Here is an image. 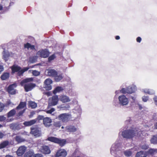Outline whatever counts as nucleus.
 I'll use <instances>...</instances> for the list:
<instances>
[{"mask_svg":"<svg viewBox=\"0 0 157 157\" xmlns=\"http://www.w3.org/2000/svg\"><path fill=\"white\" fill-rule=\"evenodd\" d=\"M31 133L34 136H39L41 135V131L37 128H31Z\"/></svg>","mask_w":157,"mask_h":157,"instance_id":"nucleus-12","label":"nucleus"},{"mask_svg":"<svg viewBox=\"0 0 157 157\" xmlns=\"http://www.w3.org/2000/svg\"><path fill=\"white\" fill-rule=\"evenodd\" d=\"M142 100L144 102H146L148 99V97L147 96H144L143 97Z\"/></svg>","mask_w":157,"mask_h":157,"instance_id":"nucleus-47","label":"nucleus"},{"mask_svg":"<svg viewBox=\"0 0 157 157\" xmlns=\"http://www.w3.org/2000/svg\"><path fill=\"white\" fill-rule=\"evenodd\" d=\"M46 140L58 144L61 147L64 146L66 143V140L65 139H62L54 136L48 137Z\"/></svg>","mask_w":157,"mask_h":157,"instance_id":"nucleus-1","label":"nucleus"},{"mask_svg":"<svg viewBox=\"0 0 157 157\" xmlns=\"http://www.w3.org/2000/svg\"><path fill=\"white\" fill-rule=\"evenodd\" d=\"M59 100L63 103L70 102L71 100L69 98L64 95H62L59 96Z\"/></svg>","mask_w":157,"mask_h":157,"instance_id":"nucleus-16","label":"nucleus"},{"mask_svg":"<svg viewBox=\"0 0 157 157\" xmlns=\"http://www.w3.org/2000/svg\"><path fill=\"white\" fill-rule=\"evenodd\" d=\"M55 111V109L54 108H52L50 110H47L46 113H47L51 114L52 112Z\"/></svg>","mask_w":157,"mask_h":157,"instance_id":"nucleus-44","label":"nucleus"},{"mask_svg":"<svg viewBox=\"0 0 157 157\" xmlns=\"http://www.w3.org/2000/svg\"><path fill=\"white\" fill-rule=\"evenodd\" d=\"M15 140L18 143H21L25 141V140L21 138L20 136H17L15 137Z\"/></svg>","mask_w":157,"mask_h":157,"instance_id":"nucleus-27","label":"nucleus"},{"mask_svg":"<svg viewBox=\"0 0 157 157\" xmlns=\"http://www.w3.org/2000/svg\"><path fill=\"white\" fill-rule=\"evenodd\" d=\"M37 54L41 57L46 58L49 56L50 52L47 49H41L37 52Z\"/></svg>","mask_w":157,"mask_h":157,"instance_id":"nucleus-5","label":"nucleus"},{"mask_svg":"<svg viewBox=\"0 0 157 157\" xmlns=\"http://www.w3.org/2000/svg\"><path fill=\"white\" fill-rule=\"evenodd\" d=\"M36 121L35 120H33L28 121H25L23 123V124L25 126H30L35 124Z\"/></svg>","mask_w":157,"mask_h":157,"instance_id":"nucleus-24","label":"nucleus"},{"mask_svg":"<svg viewBox=\"0 0 157 157\" xmlns=\"http://www.w3.org/2000/svg\"><path fill=\"white\" fill-rule=\"evenodd\" d=\"M36 86V84L35 83H29L25 84L24 85V88L25 91L27 92L31 90Z\"/></svg>","mask_w":157,"mask_h":157,"instance_id":"nucleus-9","label":"nucleus"},{"mask_svg":"<svg viewBox=\"0 0 157 157\" xmlns=\"http://www.w3.org/2000/svg\"><path fill=\"white\" fill-rule=\"evenodd\" d=\"M34 153L33 151H29L26 152L24 154V157H32Z\"/></svg>","mask_w":157,"mask_h":157,"instance_id":"nucleus-31","label":"nucleus"},{"mask_svg":"<svg viewBox=\"0 0 157 157\" xmlns=\"http://www.w3.org/2000/svg\"><path fill=\"white\" fill-rule=\"evenodd\" d=\"M144 91L145 94L150 95L154 94L155 93L154 90L150 89H145Z\"/></svg>","mask_w":157,"mask_h":157,"instance_id":"nucleus-29","label":"nucleus"},{"mask_svg":"<svg viewBox=\"0 0 157 157\" xmlns=\"http://www.w3.org/2000/svg\"><path fill=\"white\" fill-rule=\"evenodd\" d=\"M63 78L62 74H58L54 78V80L57 82H59Z\"/></svg>","mask_w":157,"mask_h":157,"instance_id":"nucleus-21","label":"nucleus"},{"mask_svg":"<svg viewBox=\"0 0 157 157\" xmlns=\"http://www.w3.org/2000/svg\"><path fill=\"white\" fill-rule=\"evenodd\" d=\"M147 154L146 151H141L136 153L135 157H147Z\"/></svg>","mask_w":157,"mask_h":157,"instance_id":"nucleus-17","label":"nucleus"},{"mask_svg":"<svg viewBox=\"0 0 157 157\" xmlns=\"http://www.w3.org/2000/svg\"><path fill=\"white\" fill-rule=\"evenodd\" d=\"M33 78H30L25 79L21 81V85H23V83L32 82L33 81Z\"/></svg>","mask_w":157,"mask_h":157,"instance_id":"nucleus-30","label":"nucleus"},{"mask_svg":"<svg viewBox=\"0 0 157 157\" xmlns=\"http://www.w3.org/2000/svg\"><path fill=\"white\" fill-rule=\"evenodd\" d=\"M5 105L2 103L0 101V112H2L4 109Z\"/></svg>","mask_w":157,"mask_h":157,"instance_id":"nucleus-42","label":"nucleus"},{"mask_svg":"<svg viewBox=\"0 0 157 157\" xmlns=\"http://www.w3.org/2000/svg\"><path fill=\"white\" fill-rule=\"evenodd\" d=\"M10 74L8 72H4L1 76V79L2 80H6L9 78Z\"/></svg>","mask_w":157,"mask_h":157,"instance_id":"nucleus-23","label":"nucleus"},{"mask_svg":"<svg viewBox=\"0 0 157 157\" xmlns=\"http://www.w3.org/2000/svg\"><path fill=\"white\" fill-rule=\"evenodd\" d=\"M58 119L62 122H66L69 120V115L66 113H62L60 114L58 117Z\"/></svg>","mask_w":157,"mask_h":157,"instance_id":"nucleus-8","label":"nucleus"},{"mask_svg":"<svg viewBox=\"0 0 157 157\" xmlns=\"http://www.w3.org/2000/svg\"><path fill=\"white\" fill-rule=\"evenodd\" d=\"M141 148L144 150H147L149 148V147L147 145H146V144H144L142 145L141 147Z\"/></svg>","mask_w":157,"mask_h":157,"instance_id":"nucleus-46","label":"nucleus"},{"mask_svg":"<svg viewBox=\"0 0 157 157\" xmlns=\"http://www.w3.org/2000/svg\"><path fill=\"white\" fill-rule=\"evenodd\" d=\"M9 142L8 140H5L1 142L0 144V149L4 148L9 145Z\"/></svg>","mask_w":157,"mask_h":157,"instance_id":"nucleus-26","label":"nucleus"},{"mask_svg":"<svg viewBox=\"0 0 157 157\" xmlns=\"http://www.w3.org/2000/svg\"><path fill=\"white\" fill-rule=\"evenodd\" d=\"M156 149L151 148L149 149L146 152H147V155L148 154L151 155H153L154 153L156 152Z\"/></svg>","mask_w":157,"mask_h":157,"instance_id":"nucleus-34","label":"nucleus"},{"mask_svg":"<svg viewBox=\"0 0 157 157\" xmlns=\"http://www.w3.org/2000/svg\"><path fill=\"white\" fill-rule=\"evenodd\" d=\"M6 121V122L10 121L8 119H6V117L4 115H0V122L4 121Z\"/></svg>","mask_w":157,"mask_h":157,"instance_id":"nucleus-38","label":"nucleus"},{"mask_svg":"<svg viewBox=\"0 0 157 157\" xmlns=\"http://www.w3.org/2000/svg\"><path fill=\"white\" fill-rule=\"evenodd\" d=\"M52 83V80L50 78H47L46 79L44 83V88L48 90H51L52 87L51 84Z\"/></svg>","mask_w":157,"mask_h":157,"instance_id":"nucleus-7","label":"nucleus"},{"mask_svg":"<svg viewBox=\"0 0 157 157\" xmlns=\"http://www.w3.org/2000/svg\"><path fill=\"white\" fill-rule=\"evenodd\" d=\"M2 9H3V7H2V6L0 4V10H2Z\"/></svg>","mask_w":157,"mask_h":157,"instance_id":"nucleus-61","label":"nucleus"},{"mask_svg":"<svg viewBox=\"0 0 157 157\" xmlns=\"http://www.w3.org/2000/svg\"><path fill=\"white\" fill-rule=\"evenodd\" d=\"M11 104H12L13 105V104L12 103L11 101L10 100H8L7 101H6V103L5 104V106H7Z\"/></svg>","mask_w":157,"mask_h":157,"instance_id":"nucleus-45","label":"nucleus"},{"mask_svg":"<svg viewBox=\"0 0 157 157\" xmlns=\"http://www.w3.org/2000/svg\"><path fill=\"white\" fill-rule=\"evenodd\" d=\"M53 126L56 128H59L61 126V124L60 122H55L53 123Z\"/></svg>","mask_w":157,"mask_h":157,"instance_id":"nucleus-37","label":"nucleus"},{"mask_svg":"<svg viewBox=\"0 0 157 157\" xmlns=\"http://www.w3.org/2000/svg\"><path fill=\"white\" fill-rule=\"evenodd\" d=\"M40 151L41 152L45 155L49 154L51 152V150L49 147L46 145L42 146Z\"/></svg>","mask_w":157,"mask_h":157,"instance_id":"nucleus-10","label":"nucleus"},{"mask_svg":"<svg viewBox=\"0 0 157 157\" xmlns=\"http://www.w3.org/2000/svg\"><path fill=\"white\" fill-rule=\"evenodd\" d=\"M127 88H123L120 90V92L124 94L128 93Z\"/></svg>","mask_w":157,"mask_h":157,"instance_id":"nucleus-43","label":"nucleus"},{"mask_svg":"<svg viewBox=\"0 0 157 157\" xmlns=\"http://www.w3.org/2000/svg\"><path fill=\"white\" fill-rule=\"evenodd\" d=\"M19 126V124H17L15 123H12L10 124V128L13 129L14 130H19L21 128H17Z\"/></svg>","mask_w":157,"mask_h":157,"instance_id":"nucleus-33","label":"nucleus"},{"mask_svg":"<svg viewBox=\"0 0 157 157\" xmlns=\"http://www.w3.org/2000/svg\"><path fill=\"white\" fill-rule=\"evenodd\" d=\"M127 88L128 94H131L135 91L134 88L133 87H128Z\"/></svg>","mask_w":157,"mask_h":157,"instance_id":"nucleus-36","label":"nucleus"},{"mask_svg":"<svg viewBox=\"0 0 157 157\" xmlns=\"http://www.w3.org/2000/svg\"><path fill=\"white\" fill-rule=\"evenodd\" d=\"M3 57L4 58H6L7 57V55H3Z\"/></svg>","mask_w":157,"mask_h":157,"instance_id":"nucleus-60","label":"nucleus"},{"mask_svg":"<svg viewBox=\"0 0 157 157\" xmlns=\"http://www.w3.org/2000/svg\"><path fill=\"white\" fill-rule=\"evenodd\" d=\"M151 143L154 144H157V135L153 136L150 140Z\"/></svg>","mask_w":157,"mask_h":157,"instance_id":"nucleus-32","label":"nucleus"},{"mask_svg":"<svg viewBox=\"0 0 157 157\" xmlns=\"http://www.w3.org/2000/svg\"><path fill=\"white\" fill-rule=\"evenodd\" d=\"M38 120H42L43 121V119H44V117L43 116L41 115H39L37 117Z\"/></svg>","mask_w":157,"mask_h":157,"instance_id":"nucleus-50","label":"nucleus"},{"mask_svg":"<svg viewBox=\"0 0 157 157\" xmlns=\"http://www.w3.org/2000/svg\"><path fill=\"white\" fill-rule=\"evenodd\" d=\"M33 157H43L42 155L41 154H36L33 155Z\"/></svg>","mask_w":157,"mask_h":157,"instance_id":"nucleus-48","label":"nucleus"},{"mask_svg":"<svg viewBox=\"0 0 157 157\" xmlns=\"http://www.w3.org/2000/svg\"><path fill=\"white\" fill-rule=\"evenodd\" d=\"M4 134L1 132H0V139H2L4 136Z\"/></svg>","mask_w":157,"mask_h":157,"instance_id":"nucleus-52","label":"nucleus"},{"mask_svg":"<svg viewBox=\"0 0 157 157\" xmlns=\"http://www.w3.org/2000/svg\"><path fill=\"white\" fill-rule=\"evenodd\" d=\"M24 48H27L28 50L29 49H30L31 50L35 49V46L34 45H31L29 43H27L24 44Z\"/></svg>","mask_w":157,"mask_h":157,"instance_id":"nucleus-19","label":"nucleus"},{"mask_svg":"<svg viewBox=\"0 0 157 157\" xmlns=\"http://www.w3.org/2000/svg\"><path fill=\"white\" fill-rule=\"evenodd\" d=\"M17 85L15 83H14L10 85L6 90L7 92L10 95H13L16 93V90L15 88L16 87Z\"/></svg>","mask_w":157,"mask_h":157,"instance_id":"nucleus-4","label":"nucleus"},{"mask_svg":"<svg viewBox=\"0 0 157 157\" xmlns=\"http://www.w3.org/2000/svg\"><path fill=\"white\" fill-rule=\"evenodd\" d=\"M32 74L35 76H38L40 75V73L36 70H33V71Z\"/></svg>","mask_w":157,"mask_h":157,"instance_id":"nucleus-41","label":"nucleus"},{"mask_svg":"<svg viewBox=\"0 0 157 157\" xmlns=\"http://www.w3.org/2000/svg\"><path fill=\"white\" fill-rule=\"evenodd\" d=\"M26 103L25 102H21L19 105L17 106L16 109L17 110L23 109L26 106Z\"/></svg>","mask_w":157,"mask_h":157,"instance_id":"nucleus-25","label":"nucleus"},{"mask_svg":"<svg viewBox=\"0 0 157 157\" xmlns=\"http://www.w3.org/2000/svg\"><path fill=\"white\" fill-rule=\"evenodd\" d=\"M5 157H14L12 155H6Z\"/></svg>","mask_w":157,"mask_h":157,"instance_id":"nucleus-59","label":"nucleus"},{"mask_svg":"<svg viewBox=\"0 0 157 157\" xmlns=\"http://www.w3.org/2000/svg\"><path fill=\"white\" fill-rule=\"evenodd\" d=\"M153 100L155 101V102L156 104V105H157V97H155L154 98H153Z\"/></svg>","mask_w":157,"mask_h":157,"instance_id":"nucleus-54","label":"nucleus"},{"mask_svg":"<svg viewBox=\"0 0 157 157\" xmlns=\"http://www.w3.org/2000/svg\"><path fill=\"white\" fill-rule=\"evenodd\" d=\"M136 131L133 129H128L123 131L122 133V136L127 139L132 138L135 136Z\"/></svg>","mask_w":157,"mask_h":157,"instance_id":"nucleus-3","label":"nucleus"},{"mask_svg":"<svg viewBox=\"0 0 157 157\" xmlns=\"http://www.w3.org/2000/svg\"><path fill=\"white\" fill-rule=\"evenodd\" d=\"M10 68L11 70V74H13L16 72H17L18 76L21 75L23 74L25 71L28 70L29 67H25L23 69H21V68L18 65H13Z\"/></svg>","mask_w":157,"mask_h":157,"instance_id":"nucleus-2","label":"nucleus"},{"mask_svg":"<svg viewBox=\"0 0 157 157\" xmlns=\"http://www.w3.org/2000/svg\"><path fill=\"white\" fill-rule=\"evenodd\" d=\"M62 90V87L60 86H57L53 90V93L54 94H56L57 93L59 92Z\"/></svg>","mask_w":157,"mask_h":157,"instance_id":"nucleus-35","label":"nucleus"},{"mask_svg":"<svg viewBox=\"0 0 157 157\" xmlns=\"http://www.w3.org/2000/svg\"><path fill=\"white\" fill-rule=\"evenodd\" d=\"M118 99L119 103L122 105H127L129 102L128 98L124 95H122L119 96Z\"/></svg>","mask_w":157,"mask_h":157,"instance_id":"nucleus-6","label":"nucleus"},{"mask_svg":"<svg viewBox=\"0 0 157 157\" xmlns=\"http://www.w3.org/2000/svg\"><path fill=\"white\" fill-rule=\"evenodd\" d=\"M16 113L15 109H13L10 110L6 114L7 117L8 118L13 117Z\"/></svg>","mask_w":157,"mask_h":157,"instance_id":"nucleus-22","label":"nucleus"},{"mask_svg":"<svg viewBox=\"0 0 157 157\" xmlns=\"http://www.w3.org/2000/svg\"><path fill=\"white\" fill-rule=\"evenodd\" d=\"M61 128H62V129H63V128H64V127H63V126H62V127H61Z\"/></svg>","mask_w":157,"mask_h":157,"instance_id":"nucleus-63","label":"nucleus"},{"mask_svg":"<svg viewBox=\"0 0 157 157\" xmlns=\"http://www.w3.org/2000/svg\"><path fill=\"white\" fill-rule=\"evenodd\" d=\"M51 101L49 104L50 106H55L57 104L59 100L57 95L53 96L51 98Z\"/></svg>","mask_w":157,"mask_h":157,"instance_id":"nucleus-13","label":"nucleus"},{"mask_svg":"<svg viewBox=\"0 0 157 157\" xmlns=\"http://www.w3.org/2000/svg\"><path fill=\"white\" fill-rule=\"evenodd\" d=\"M45 94L48 96H49L50 95V93L49 92H48L46 93Z\"/></svg>","mask_w":157,"mask_h":157,"instance_id":"nucleus-57","label":"nucleus"},{"mask_svg":"<svg viewBox=\"0 0 157 157\" xmlns=\"http://www.w3.org/2000/svg\"><path fill=\"white\" fill-rule=\"evenodd\" d=\"M67 154V151L64 149H60L56 152V157H65Z\"/></svg>","mask_w":157,"mask_h":157,"instance_id":"nucleus-11","label":"nucleus"},{"mask_svg":"<svg viewBox=\"0 0 157 157\" xmlns=\"http://www.w3.org/2000/svg\"><path fill=\"white\" fill-rule=\"evenodd\" d=\"M115 39L117 40H119L120 39V37L119 36H117L115 37Z\"/></svg>","mask_w":157,"mask_h":157,"instance_id":"nucleus-55","label":"nucleus"},{"mask_svg":"<svg viewBox=\"0 0 157 157\" xmlns=\"http://www.w3.org/2000/svg\"><path fill=\"white\" fill-rule=\"evenodd\" d=\"M139 109H142V106L140 104L139 105Z\"/></svg>","mask_w":157,"mask_h":157,"instance_id":"nucleus-58","label":"nucleus"},{"mask_svg":"<svg viewBox=\"0 0 157 157\" xmlns=\"http://www.w3.org/2000/svg\"><path fill=\"white\" fill-rule=\"evenodd\" d=\"M154 127L155 128L157 129V122H156L154 124Z\"/></svg>","mask_w":157,"mask_h":157,"instance_id":"nucleus-56","label":"nucleus"},{"mask_svg":"<svg viewBox=\"0 0 157 157\" xmlns=\"http://www.w3.org/2000/svg\"><path fill=\"white\" fill-rule=\"evenodd\" d=\"M28 106L31 107L32 109H35L37 106V104L33 101H29L28 104Z\"/></svg>","mask_w":157,"mask_h":157,"instance_id":"nucleus-28","label":"nucleus"},{"mask_svg":"<svg viewBox=\"0 0 157 157\" xmlns=\"http://www.w3.org/2000/svg\"><path fill=\"white\" fill-rule=\"evenodd\" d=\"M52 119L49 117H44L43 119V124L45 127H48L52 125Z\"/></svg>","mask_w":157,"mask_h":157,"instance_id":"nucleus-15","label":"nucleus"},{"mask_svg":"<svg viewBox=\"0 0 157 157\" xmlns=\"http://www.w3.org/2000/svg\"><path fill=\"white\" fill-rule=\"evenodd\" d=\"M56 58V56L54 54L50 56L48 58V61L49 62H50L52 60H54Z\"/></svg>","mask_w":157,"mask_h":157,"instance_id":"nucleus-39","label":"nucleus"},{"mask_svg":"<svg viewBox=\"0 0 157 157\" xmlns=\"http://www.w3.org/2000/svg\"><path fill=\"white\" fill-rule=\"evenodd\" d=\"M136 40L137 42L140 43L141 40V38L140 37H138L137 38Z\"/></svg>","mask_w":157,"mask_h":157,"instance_id":"nucleus-51","label":"nucleus"},{"mask_svg":"<svg viewBox=\"0 0 157 157\" xmlns=\"http://www.w3.org/2000/svg\"><path fill=\"white\" fill-rule=\"evenodd\" d=\"M2 127V125L0 124V128Z\"/></svg>","mask_w":157,"mask_h":157,"instance_id":"nucleus-62","label":"nucleus"},{"mask_svg":"<svg viewBox=\"0 0 157 157\" xmlns=\"http://www.w3.org/2000/svg\"><path fill=\"white\" fill-rule=\"evenodd\" d=\"M132 152L130 151H126L124 152V155L126 156H130L132 155Z\"/></svg>","mask_w":157,"mask_h":157,"instance_id":"nucleus-40","label":"nucleus"},{"mask_svg":"<svg viewBox=\"0 0 157 157\" xmlns=\"http://www.w3.org/2000/svg\"><path fill=\"white\" fill-rule=\"evenodd\" d=\"M25 109H24L23 110H21L18 113V116H21L22 115L23 113L25 112Z\"/></svg>","mask_w":157,"mask_h":157,"instance_id":"nucleus-49","label":"nucleus"},{"mask_svg":"<svg viewBox=\"0 0 157 157\" xmlns=\"http://www.w3.org/2000/svg\"><path fill=\"white\" fill-rule=\"evenodd\" d=\"M26 149V147L24 146L20 147L17 151V155L18 156H22L24 153Z\"/></svg>","mask_w":157,"mask_h":157,"instance_id":"nucleus-14","label":"nucleus"},{"mask_svg":"<svg viewBox=\"0 0 157 157\" xmlns=\"http://www.w3.org/2000/svg\"><path fill=\"white\" fill-rule=\"evenodd\" d=\"M17 128H20L19 127V126H18V127H17Z\"/></svg>","mask_w":157,"mask_h":157,"instance_id":"nucleus-64","label":"nucleus"},{"mask_svg":"<svg viewBox=\"0 0 157 157\" xmlns=\"http://www.w3.org/2000/svg\"><path fill=\"white\" fill-rule=\"evenodd\" d=\"M57 72L54 69H50L48 70V75L52 77H54L57 75Z\"/></svg>","mask_w":157,"mask_h":157,"instance_id":"nucleus-18","label":"nucleus"},{"mask_svg":"<svg viewBox=\"0 0 157 157\" xmlns=\"http://www.w3.org/2000/svg\"><path fill=\"white\" fill-rule=\"evenodd\" d=\"M4 70V68L2 66L0 65V73Z\"/></svg>","mask_w":157,"mask_h":157,"instance_id":"nucleus-53","label":"nucleus"},{"mask_svg":"<svg viewBox=\"0 0 157 157\" xmlns=\"http://www.w3.org/2000/svg\"><path fill=\"white\" fill-rule=\"evenodd\" d=\"M67 131L69 132H74L77 131V128L75 126L70 125L66 128Z\"/></svg>","mask_w":157,"mask_h":157,"instance_id":"nucleus-20","label":"nucleus"}]
</instances>
